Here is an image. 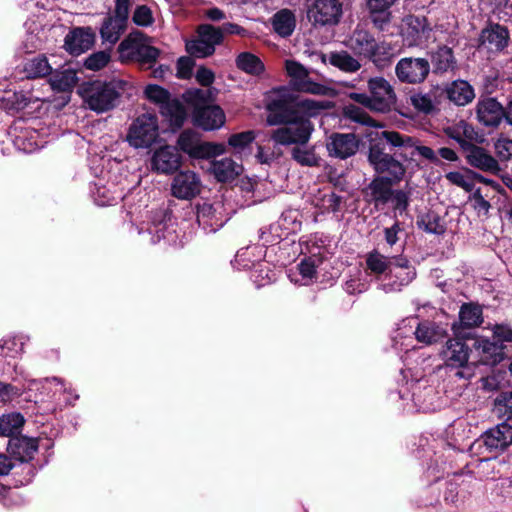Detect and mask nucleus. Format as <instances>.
Returning a JSON list of instances; mask_svg holds the SVG:
<instances>
[{
    "mask_svg": "<svg viewBox=\"0 0 512 512\" xmlns=\"http://www.w3.org/2000/svg\"><path fill=\"white\" fill-rule=\"evenodd\" d=\"M285 69L290 78L288 86L275 89L277 97L266 106L269 112L266 121L269 126L282 125L271 133V139L275 143L283 146L305 144L309 142L314 131L311 118L318 116L329 105L325 101L300 98L294 92L323 95L326 88L314 82L309 77L307 68L298 61L286 60Z\"/></svg>",
    "mask_w": 512,
    "mask_h": 512,
    "instance_id": "nucleus-1",
    "label": "nucleus"
},
{
    "mask_svg": "<svg viewBox=\"0 0 512 512\" xmlns=\"http://www.w3.org/2000/svg\"><path fill=\"white\" fill-rule=\"evenodd\" d=\"M368 93L350 92L349 99L355 104H346L342 114L352 122L372 127L382 128L384 123L372 118L365 110L373 113L386 114L395 109L397 96L392 85L384 77H372L367 81Z\"/></svg>",
    "mask_w": 512,
    "mask_h": 512,
    "instance_id": "nucleus-2",
    "label": "nucleus"
},
{
    "mask_svg": "<svg viewBox=\"0 0 512 512\" xmlns=\"http://www.w3.org/2000/svg\"><path fill=\"white\" fill-rule=\"evenodd\" d=\"M392 135H399L395 130H384L368 143L367 161L377 176L390 177L402 181L407 168L403 158L404 148L394 146Z\"/></svg>",
    "mask_w": 512,
    "mask_h": 512,
    "instance_id": "nucleus-3",
    "label": "nucleus"
},
{
    "mask_svg": "<svg viewBox=\"0 0 512 512\" xmlns=\"http://www.w3.org/2000/svg\"><path fill=\"white\" fill-rule=\"evenodd\" d=\"M344 45L354 56L368 60L377 67H385L392 59L389 44L377 41L373 33L359 26L345 39Z\"/></svg>",
    "mask_w": 512,
    "mask_h": 512,
    "instance_id": "nucleus-4",
    "label": "nucleus"
},
{
    "mask_svg": "<svg viewBox=\"0 0 512 512\" xmlns=\"http://www.w3.org/2000/svg\"><path fill=\"white\" fill-rule=\"evenodd\" d=\"M401 181L390 179V177L375 176L368 184L364 193L370 203H374L376 207L385 206L391 203V207L395 215L402 216L407 213L410 196L409 192L402 189H393Z\"/></svg>",
    "mask_w": 512,
    "mask_h": 512,
    "instance_id": "nucleus-5",
    "label": "nucleus"
},
{
    "mask_svg": "<svg viewBox=\"0 0 512 512\" xmlns=\"http://www.w3.org/2000/svg\"><path fill=\"white\" fill-rule=\"evenodd\" d=\"M131 86L130 82L122 79L93 82L87 90L88 107L97 113L108 112L119 105L122 94Z\"/></svg>",
    "mask_w": 512,
    "mask_h": 512,
    "instance_id": "nucleus-6",
    "label": "nucleus"
},
{
    "mask_svg": "<svg viewBox=\"0 0 512 512\" xmlns=\"http://www.w3.org/2000/svg\"><path fill=\"white\" fill-rule=\"evenodd\" d=\"M512 444V426L506 422L500 423L480 435L472 445L473 454L483 456L480 461L496 458Z\"/></svg>",
    "mask_w": 512,
    "mask_h": 512,
    "instance_id": "nucleus-7",
    "label": "nucleus"
},
{
    "mask_svg": "<svg viewBox=\"0 0 512 512\" xmlns=\"http://www.w3.org/2000/svg\"><path fill=\"white\" fill-rule=\"evenodd\" d=\"M177 148L193 159H210L225 152L222 144L201 142L200 135L193 129H185L180 133Z\"/></svg>",
    "mask_w": 512,
    "mask_h": 512,
    "instance_id": "nucleus-8",
    "label": "nucleus"
},
{
    "mask_svg": "<svg viewBox=\"0 0 512 512\" xmlns=\"http://www.w3.org/2000/svg\"><path fill=\"white\" fill-rule=\"evenodd\" d=\"M159 137L158 118L155 114L139 115L130 125L127 140L135 148H148Z\"/></svg>",
    "mask_w": 512,
    "mask_h": 512,
    "instance_id": "nucleus-9",
    "label": "nucleus"
},
{
    "mask_svg": "<svg viewBox=\"0 0 512 512\" xmlns=\"http://www.w3.org/2000/svg\"><path fill=\"white\" fill-rule=\"evenodd\" d=\"M429 74L430 62L425 57H403L395 66V75L404 84H422Z\"/></svg>",
    "mask_w": 512,
    "mask_h": 512,
    "instance_id": "nucleus-10",
    "label": "nucleus"
},
{
    "mask_svg": "<svg viewBox=\"0 0 512 512\" xmlns=\"http://www.w3.org/2000/svg\"><path fill=\"white\" fill-rule=\"evenodd\" d=\"M343 15L340 0H314L307 11V18L313 26H335Z\"/></svg>",
    "mask_w": 512,
    "mask_h": 512,
    "instance_id": "nucleus-11",
    "label": "nucleus"
},
{
    "mask_svg": "<svg viewBox=\"0 0 512 512\" xmlns=\"http://www.w3.org/2000/svg\"><path fill=\"white\" fill-rule=\"evenodd\" d=\"M478 123L485 127L496 129L505 117L504 106L495 97L482 95L475 106Z\"/></svg>",
    "mask_w": 512,
    "mask_h": 512,
    "instance_id": "nucleus-12",
    "label": "nucleus"
},
{
    "mask_svg": "<svg viewBox=\"0 0 512 512\" xmlns=\"http://www.w3.org/2000/svg\"><path fill=\"white\" fill-rule=\"evenodd\" d=\"M390 262L389 273L386 278L389 282L382 284L385 292L399 291L402 286L409 284L415 277L416 273L409 266L408 259L404 257H388Z\"/></svg>",
    "mask_w": 512,
    "mask_h": 512,
    "instance_id": "nucleus-13",
    "label": "nucleus"
},
{
    "mask_svg": "<svg viewBox=\"0 0 512 512\" xmlns=\"http://www.w3.org/2000/svg\"><path fill=\"white\" fill-rule=\"evenodd\" d=\"M430 72L436 76H444L459 70L458 60L452 47L439 44L427 52Z\"/></svg>",
    "mask_w": 512,
    "mask_h": 512,
    "instance_id": "nucleus-14",
    "label": "nucleus"
},
{
    "mask_svg": "<svg viewBox=\"0 0 512 512\" xmlns=\"http://www.w3.org/2000/svg\"><path fill=\"white\" fill-rule=\"evenodd\" d=\"M403 23L402 37L408 47L419 46L432 31L426 16L410 14L403 18Z\"/></svg>",
    "mask_w": 512,
    "mask_h": 512,
    "instance_id": "nucleus-15",
    "label": "nucleus"
},
{
    "mask_svg": "<svg viewBox=\"0 0 512 512\" xmlns=\"http://www.w3.org/2000/svg\"><path fill=\"white\" fill-rule=\"evenodd\" d=\"M469 347L468 345L456 337L455 339H449L443 350L441 351V357L446 367L452 369H460L468 364L469 360ZM456 376L464 378V372L457 370Z\"/></svg>",
    "mask_w": 512,
    "mask_h": 512,
    "instance_id": "nucleus-16",
    "label": "nucleus"
},
{
    "mask_svg": "<svg viewBox=\"0 0 512 512\" xmlns=\"http://www.w3.org/2000/svg\"><path fill=\"white\" fill-rule=\"evenodd\" d=\"M96 34L87 27H74L64 38L63 48L72 56H79L88 51L95 43Z\"/></svg>",
    "mask_w": 512,
    "mask_h": 512,
    "instance_id": "nucleus-17",
    "label": "nucleus"
},
{
    "mask_svg": "<svg viewBox=\"0 0 512 512\" xmlns=\"http://www.w3.org/2000/svg\"><path fill=\"white\" fill-rule=\"evenodd\" d=\"M225 121L223 109L216 104L196 107L192 112L193 125L204 131L217 130L225 124Z\"/></svg>",
    "mask_w": 512,
    "mask_h": 512,
    "instance_id": "nucleus-18",
    "label": "nucleus"
},
{
    "mask_svg": "<svg viewBox=\"0 0 512 512\" xmlns=\"http://www.w3.org/2000/svg\"><path fill=\"white\" fill-rule=\"evenodd\" d=\"M360 140L354 133L334 132L326 143L329 155L339 159H347L356 154Z\"/></svg>",
    "mask_w": 512,
    "mask_h": 512,
    "instance_id": "nucleus-19",
    "label": "nucleus"
},
{
    "mask_svg": "<svg viewBox=\"0 0 512 512\" xmlns=\"http://www.w3.org/2000/svg\"><path fill=\"white\" fill-rule=\"evenodd\" d=\"M392 143L394 146L404 148L403 158L408 163L414 160L416 154L421 155L423 158L429 160L431 163L438 164L440 160L436 156L434 150L428 146L418 145V140L412 136L402 134L392 135Z\"/></svg>",
    "mask_w": 512,
    "mask_h": 512,
    "instance_id": "nucleus-20",
    "label": "nucleus"
},
{
    "mask_svg": "<svg viewBox=\"0 0 512 512\" xmlns=\"http://www.w3.org/2000/svg\"><path fill=\"white\" fill-rule=\"evenodd\" d=\"M182 156L178 148L165 145L156 150L151 159L152 169L162 174H173L181 167Z\"/></svg>",
    "mask_w": 512,
    "mask_h": 512,
    "instance_id": "nucleus-21",
    "label": "nucleus"
},
{
    "mask_svg": "<svg viewBox=\"0 0 512 512\" xmlns=\"http://www.w3.org/2000/svg\"><path fill=\"white\" fill-rule=\"evenodd\" d=\"M398 0H365V7L374 28L385 31L390 25L393 14L391 8Z\"/></svg>",
    "mask_w": 512,
    "mask_h": 512,
    "instance_id": "nucleus-22",
    "label": "nucleus"
},
{
    "mask_svg": "<svg viewBox=\"0 0 512 512\" xmlns=\"http://www.w3.org/2000/svg\"><path fill=\"white\" fill-rule=\"evenodd\" d=\"M510 40L509 30L506 26L499 23L489 24L482 29L478 42L480 46H486L488 49L496 52H501L508 47Z\"/></svg>",
    "mask_w": 512,
    "mask_h": 512,
    "instance_id": "nucleus-23",
    "label": "nucleus"
},
{
    "mask_svg": "<svg viewBox=\"0 0 512 512\" xmlns=\"http://www.w3.org/2000/svg\"><path fill=\"white\" fill-rule=\"evenodd\" d=\"M482 323V307L473 302L464 303L459 310V321L452 324V331L456 337H465V329L479 327Z\"/></svg>",
    "mask_w": 512,
    "mask_h": 512,
    "instance_id": "nucleus-24",
    "label": "nucleus"
},
{
    "mask_svg": "<svg viewBox=\"0 0 512 512\" xmlns=\"http://www.w3.org/2000/svg\"><path fill=\"white\" fill-rule=\"evenodd\" d=\"M36 101H38V98L32 94L31 89L20 91L6 90L0 96V108L10 115H16Z\"/></svg>",
    "mask_w": 512,
    "mask_h": 512,
    "instance_id": "nucleus-25",
    "label": "nucleus"
},
{
    "mask_svg": "<svg viewBox=\"0 0 512 512\" xmlns=\"http://www.w3.org/2000/svg\"><path fill=\"white\" fill-rule=\"evenodd\" d=\"M442 94L451 103L459 107L470 104L475 98L473 86L463 79H456L447 83L442 90Z\"/></svg>",
    "mask_w": 512,
    "mask_h": 512,
    "instance_id": "nucleus-26",
    "label": "nucleus"
},
{
    "mask_svg": "<svg viewBox=\"0 0 512 512\" xmlns=\"http://www.w3.org/2000/svg\"><path fill=\"white\" fill-rule=\"evenodd\" d=\"M200 192V181L192 171L179 172L173 179L172 193L179 199H191Z\"/></svg>",
    "mask_w": 512,
    "mask_h": 512,
    "instance_id": "nucleus-27",
    "label": "nucleus"
},
{
    "mask_svg": "<svg viewBox=\"0 0 512 512\" xmlns=\"http://www.w3.org/2000/svg\"><path fill=\"white\" fill-rule=\"evenodd\" d=\"M465 159L468 165L485 173L500 175V172H503L499 161L482 146L466 155Z\"/></svg>",
    "mask_w": 512,
    "mask_h": 512,
    "instance_id": "nucleus-28",
    "label": "nucleus"
},
{
    "mask_svg": "<svg viewBox=\"0 0 512 512\" xmlns=\"http://www.w3.org/2000/svg\"><path fill=\"white\" fill-rule=\"evenodd\" d=\"M479 362L483 365L495 366L504 359V346L489 339H480L475 343Z\"/></svg>",
    "mask_w": 512,
    "mask_h": 512,
    "instance_id": "nucleus-29",
    "label": "nucleus"
},
{
    "mask_svg": "<svg viewBox=\"0 0 512 512\" xmlns=\"http://www.w3.org/2000/svg\"><path fill=\"white\" fill-rule=\"evenodd\" d=\"M127 24L128 19H119L117 18V14L114 12L113 14H107L99 30L101 39L104 42H108L112 45L116 44L119 41L121 35L125 32Z\"/></svg>",
    "mask_w": 512,
    "mask_h": 512,
    "instance_id": "nucleus-30",
    "label": "nucleus"
},
{
    "mask_svg": "<svg viewBox=\"0 0 512 512\" xmlns=\"http://www.w3.org/2000/svg\"><path fill=\"white\" fill-rule=\"evenodd\" d=\"M9 450L19 461L29 462L38 451V441L36 438L26 436L11 437L9 440Z\"/></svg>",
    "mask_w": 512,
    "mask_h": 512,
    "instance_id": "nucleus-31",
    "label": "nucleus"
},
{
    "mask_svg": "<svg viewBox=\"0 0 512 512\" xmlns=\"http://www.w3.org/2000/svg\"><path fill=\"white\" fill-rule=\"evenodd\" d=\"M160 113L169 121L173 131L181 129L187 119L186 108L177 98H171L170 101L161 107Z\"/></svg>",
    "mask_w": 512,
    "mask_h": 512,
    "instance_id": "nucleus-32",
    "label": "nucleus"
},
{
    "mask_svg": "<svg viewBox=\"0 0 512 512\" xmlns=\"http://www.w3.org/2000/svg\"><path fill=\"white\" fill-rule=\"evenodd\" d=\"M77 82V71L72 68L52 71L49 78L51 88L57 92H70L76 86Z\"/></svg>",
    "mask_w": 512,
    "mask_h": 512,
    "instance_id": "nucleus-33",
    "label": "nucleus"
},
{
    "mask_svg": "<svg viewBox=\"0 0 512 512\" xmlns=\"http://www.w3.org/2000/svg\"><path fill=\"white\" fill-rule=\"evenodd\" d=\"M329 63L346 73L357 72L362 67L360 59L346 50L330 52Z\"/></svg>",
    "mask_w": 512,
    "mask_h": 512,
    "instance_id": "nucleus-34",
    "label": "nucleus"
},
{
    "mask_svg": "<svg viewBox=\"0 0 512 512\" xmlns=\"http://www.w3.org/2000/svg\"><path fill=\"white\" fill-rule=\"evenodd\" d=\"M240 166L231 158H223L219 161H213L211 171L218 182H231L240 174Z\"/></svg>",
    "mask_w": 512,
    "mask_h": 512,
    "instance_id": "nucleus-35",
    "label": "nucleus"
},
{
    "mask_svg": "<svg viewBox=\"0 0 512 512\" xmlns=\"http://www.w3.org/2000/svg\"><path fill=\"white\" fill-rule=\"evenodd\" d=\"M235 64L239 70L252 76H260L265 71L263 61L257 55L248 51L238 54Z\"/></svg>",
    "mask_w": 512,
    "mask_h": 512,
    "instance_id": "nucleus-36",
    "label": "nucleus"
},
{
    "mask_svg": "<svg viewBox=\"0 0 512 512\" xmlns=\"http://www.w3.org/2000/svg\"><path fill=\"white\" fill-rule=\"evenodd\" d=\"M274 31L281 37H289L294 32L296 19L294 13L289 9H282L276 12L272 18Z\"/></svg>",
    "mask_w": 512,
    "mask_h": 512,
    "instance_id": "nucleus-37",
    "label": "nucleus"
},
{
    "mask_svg": "<svg viewBox=\"0 0 512 512\" xmlns=\"http://www.w3.org/2000/svg\"><path fill=\"white\" fill-rule=\"evenodd\" d=\"M143 36L142 32L131 33L121 41L117 51L119 53V60L122 63L128 64L133 62Z\"/></svg>",
    "mask_w": 512,
    "mask_h": 512,
    "instance_id": "nucleus-38",
    "label": "nucleus"
},
{
    "mask_svg": "<svg viewBox=\"0 0 512 512\" xmlns=\"http://www.w3.org/2000/svg\"><path fill=\"white\" fill-rule=\"evenodd\" d=\"M414 334L417 341L431 345L443 338L444 331L434 322L423 321L418 324Z\"/></svg>",
    "mask_w": 512,
    "mask_h": 512,
    "instance_id": "nucleus-39",
    "label": "nucleus"
},
{
    "mask_svg": "<svg viewBox=\"0 0 512 512\" xmlns=\"http://www.w3.org/2000/svg\"><path fill=\"white\" fill-rule=\"evenodd\" d=\"M24 72L28 79L43 78L51 75L52 67L45 55H37L24 64Z\"/></svg>",
    "mask_w": 512,
    "mask_h": 512,
    "instance_id": "nucleus-40",
    "label": "nucleus"
},
{
    "mask_svg": "<svg viewBox=\"0 0 512 512\" xmlns=\"http://www.w3.org/2000/svg\"><path fill=\"white\" fill-rule=\"evenodd\" d=\"M160 53V49L145 44L142 40L132 63L138 64V66L142 69L152 68L159 58Z\"/></svg>",
    "mask_w": 512,
    "mask_h": 512,
    "instance_id": "nucleus-41",
    "label": "nucleus"
},
{
    "mask_svg": "<svg viewBox=\"0 0 512 512\" xmlns=\"http://www.w3.org/2000/svg\"><path fill=\"white\" fill-rule=\"evenodd\" d=\"M305 144H296L297 146L291 150V157L301 166L318 167L320 166L321 158L315 152V147L303 149L300 146Z\"/></svg>",
    "mask_w": 512,
    "mask_h": 512,
    "instance_id": "nucleus-42",
    "label": "nucleus"
},
{
    "mask_svg": "<svg viewBox=\"0 0 512 512\" xmlns=\"http://www.w3.org/2000/svg\"><path fill=\"white\" fill-rule=\"evenodd\" d=\"M25 422L20 413H10L0 417V435L11 437L17 433Z\"/></svg>",
    "mask_w": 512,
    "mask_h": 512,
    "instance_id": "nucleus-43",
    "label": "nucleus"
},
{
    "mask_svg": "<svg viewBox=\"0 0 512 512\" xmlns=\"http://www.w3.org/2000/svg\"><path fill=\"white\" fill-rule=\"evenodd\" d=\"M212 93L210 89L203 90L200 88H190L187 89L183 95V100L196 109V107H204L210 101H212Z\"/></svg>",
    "mask_w": 512,
    "mask_h": 512,
    "instance_id": "nucleus-44",
    "label": "nucleus"
},
{
    "mask_svg": "<svg viewBox=\"0 0 512 512\" xmlns=\"http://www.w3.org/2000/svg\"><path fill=\"white\" fill-rule=\"evenodd\" d=\"M197 36L204 40L207 44L212 45L215 49L224 41L223 29L215 27L211 24H200L197 27Z\"/></svg>",
    "mask_w": 512,
    "mask_h": 512,
    "instance_id": "nucleus-45",
    "label": "nucleus"
},
{
    "mask_svg": "<svg viewBox=\"0 0 512 512\" xmlns=\"http://www.w3.org/2000/svg\"><path fill=\"white\" fill-rule=\"evenodd\" d=\"M144 95L148 101L159 105L160 108L171 100V93L169 90L157 84H148L145 87Z\"/></svg>",
    "mask_w": 512,
    "mask_h": 512,
    "instance_id": "nucleus-46",
    "label": "nucleus"
},
{
    "mask_svg": "<svg viewBox=\"0 0 512 512\" xmlns=\"http://www.w3.org/2000/svg\"><path fill=\"white\" fill-rule=\"evenodd\" d=\"M366 266L371 273L380 275L389 272L390 262L388 257L380 254L378 251L373 250L366 256Z\"/></svg>",
    "mask_w": 512,
    "mask_h": 512,
    "instance_id": "nucleus-47",
    "label": "nucleus"
},
{
    "mask_svg": "<svg viewBox=\"0 0 512 512\" xmlns=\"http://www.w3.org/2000/svg\"><path fill=\"white\" fill-rule=\"evenodd\" d=\"M494 412L506 420L512 419V391L498 394L494 400Z\"/></svg>",
    "mask_w": 512,
    "mask_h": 512,
    "instance_id": "nucleus-48",
    "label": "nucleus"
},
{
    "mask_svg": "<svg viewBox=\"0 0 512 512\" xmlns=\"http://www.w3.org/2000/svg\"><path fill=\"white\" fill-rule=\"evenodd\" d=\"M186 51L196 58H206L215 53V48L207 44L204 40L197 36L196 39L186 42Z\"/></svg>",
    "mask_w": 512,
    "mask_h": 512,
    "instance_id": "nucleus-49",
    "label": "nucleus"
},
{
    "mask_svg": "<svg viewBox=\"0 0 512 512\" xmlns=\"http://www.w3.org/2000/svg\"><path fill=\"white\" fill-rule=\"evenodd\" d=\"M412 106L420 113L425 115L434 114L437 109L428 94L414 93L410 96Z\"/></svg>",
    "mask_w": 512,
    "mask_h": 512,
    "instance_id": "nucleus-50",
    "label": "nucleus"
},
{
    "mask_svg": "<svg viewBox=\"0 0 512 512\" xmlns=\"http://www.w3.org/2000/svg\"><path fill=\"white\" fill-rule=\"evenodd\" d=\"M256 138L254 130H247L239 133L231 134L228 138V145L235 150H243L250 146Z\"/></svg>",
    "mask_w": 512,
    "mask_h": 512,
    "instance_id": "nucleus-51",
    "label": "nucleus"
},
{
    "mask_svg": "<svg viewBox=\"0 0 512 512\" xmlns=\"http://www.w3.org/2000/svg\"><path fill=\"white\" fill-rule=\"evenodd\" d=\"M109 51H97L89 55L84 61V67L91 71H98L104 68L110 61Z\"/></svg>",
    "mask_w": 512,
    "mask_h": 512,
    "instance_id": "nucleus-52",
    "label": "nucleus"
},
{
    "mask_svg": "<svg viewBox=\"0 0 512 512\" xmlns=\"http://www.w3.org/2000/svg\"><path fill=\"white\" fill-rule=\"evenodd\" d=\"M281 226H262L259 230V239L262 241L263 245H275L278 244L282 240V235L280 234Z\"/></svg>",
    "mask_w": 512,
    "mask_h": 512,
    "instance_id": "nucleus-53",
    "label": "nucleus"
},
{
    "mask_svg": "<svg viewBox=\"0 0 512 512\" xmlns=\"http://www.w3.org/2000/svg\"><path fill=\"white\" fill-rule=\"evenodd\" d=\"M132 21L137 26H151L154 23V17L151 8L147 5H138L132 15Z\"/></svg>",
    "mask_w": 512,
    "mask_h": 512,
    "instance_id": "nucleus-54",
    "label": "nucleus"
},
{
    "mask_svg": "<svg viewBox=\"0 0 512 512\" xmlns=\"http://www.w3.org/2000/svg\"><path fill=\"white\" fill-rule=\"evenodd\" d=\"M165 230L166 226H137L138 234L145 236L146 241L151 244H156L164 238Z\"/></svg>",
    "mask_w": 512,
    "mask_h": 512,
    "instance_id": "nucleus-55",
    "label": "nucleus"
},
{
    "mask_svg": "<svg viewBox=\"0 0 512 512\" xmlns=\"http://www.w3.org/2000/svg\"><path fill=\"white\" fill-rule=\"evenodd\" d=\"M298 270L302 279L305 281L304 284H309L313 279L317 278L316 264L311 257L302 259L298 264Z\"/></svg>",
    "mask_w": 512,
    "mask_h": 512,
    "instance_id": "nucleus-56",
    "label": "nucleus"
},
{
    "mask_svg": "<svg viewBox=\"0 0 512 512\" xmlns=\"http://www.w3.org/2000/svg\"><path fill=\"white\" fill-rule=\"evenodd\" d=\"M494 149L499 162H505L512 159V139L499 138L494 143Z\"/></svg>",
    "mask_w": 512,
    "mask_h": 512,
    "instance_id": "nucleus-57",
    "label": "nucleus"
},
{
    "mask_svg": "<svg viewBox=\"0 0 512 512\" xmlns=\"http://www.w3.org/2000/svg\"><path fill=\"white\" fill-rule=\"evenodd\" d=\"M24 343L17 336H8L0 340V348L5 356H12L23 350Z\"/></svg>",
    "mask_w": 512,
    "mask_h": 512,
    "instance_id": "nucleus-58",
    "label": "nucleus"
},
{
    "mask_svg": "<svg viewBox=\"0 0 512 512\" xmlns=\"http://www.w3.org/2000/svg\"><path fill=\"white\" fill-rule=\"evenodd\" d=\"M195 61L189 56H182L177 60V73L179 79H190L193 75Z\"/></svg>",
    "mask_w": 512,
    "mask_h": 512,
    "instance_id": "nucleus-59",
    "label": "nucleus"
},
{
    "mask_svg": "<svg viewBox=\"0 0 512 512\" xmlns=\"http://www.w3.org/2000/svg\"><path fill=\"white\" fill-rule=\"evenodd\" d=\"M493 338L495 342L502 344L503 342H512V326L509 324H495L492 328Z\"/></svg>",
    "mask_w": 512,
    "mask_h": 512,
    "instance_id": "nucleus-60",
    "label": "nucleus"
},
{
    "mask_svg": "<svg viewBox=\"0 0 512 512\" xmlns=\"http://www.w3.org/2000/svg\"><path fill=\"white\" fill-rule=\"evenodd\" d=\"M22 391L19 387L0 381V403H8L19 397Z\"/></svg>",
    "mask_w": 512,
    "mask_h": 512,
    "instance_id": "nucleus-61",
    "label": "nucleus"
},
{
    "mask_svg": "<svg viewBox=\"0 0 512 512\" xmlns=\"http://www.w3.org/2000/svg\"><path fill=\"white\" fill-rule=\"evenodd\" d=\"M195 78H196V81L201 86L209 87L215 80V74L211 69H209L205 66H200L197 69Z\"/></svg>",
    "mask_w": 512,
    "mask_h": 512,
    "instance_id": "nucleus-62",
    "label": "nucleus"
},
{
    "mask_svg": "<svg viewBox=\"0 0 512 512\" xmlns=\"http://www.w3.org/2000/svg\"><path fill=\"white\" fill-rule=\"evenodd\" d=\"M465 171L470 176V178H472V180H475V181H477L479 183H482V184H485L487 186H490L495 191H497L499 193L503 191L502 186L498 182H496L495 180L487 178V177L483 176L482 174H480L478 172H475V171H473L471 169H466Z\"/></svg>",
    "mask_w": 512,
    "mask_h": 512,
    "instance_id": "nucleus-63",
    "label": "nucleus"
},
{
    "mask_svg": "<svg viewBox=\"0 0 512 512\" xmlns=\"http://www.w3.org/2000/svg\"><path fill=\"white\" fill-rule=\"evenodd\" d=\"M498 87V75H488L483 78L482 92L485 96L493 94Z\"/></svg>",
    "mask_w": 512,
    "mask_h": 512,
    "instance_id": "nucleus-64",
    "label": "nucleus"
}]
</instances>
